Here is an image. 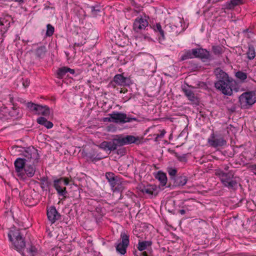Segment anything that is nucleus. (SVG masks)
<instances>
[{"mask_svg": "<svg viewBox=\"0 0 256 256\" xmlns=\"http://www.w3.org/2000/svg\"><path fill=\"white\" fill-rule=\"evenodd\" d=\"M148 25V20L142 18H137L133 24V30L136 32H140L144 30Z\"/></svg>", "mask_w": 256, "mask_h": 256, "instance_id": "14", "label": "nucleus"}, {"mask_svg": "<svg viewBox=\"0 0 256 256\" xmlns=\"http://www.w3.org/2000/svg\"><path fill=\"white\" fill-rule=\"evenodd\" d=\"M133 254L134 256H138L140 252H138L136 250L133 251Z\"/></svg>", "mask_w": 256, "mask_h": 256, "instance_id": "59", "label": "nucleus"}, {"mask_svg": "<svg viewBox=\"0 0 256 256\" xmlns=\"http://www.w3.org/2000/svg\"><path fill=\"white\" fill-rule=\"evenodd\" d=\"M199 58L202 60L203 62H210L214 60V56L210 53V51L202 48H200Z\"/></svg>", "mask_w": 256, "mask_h": 256, "instance_id": "20", "label": "nucleus"}, {"mask_svg": "<svg viewBox=\"0 0 256 256\" xmlns=\"http://www.w3.org/2000/svg\"><path fill=\"white\" fill-rule=\"evenodd\" d=\"M238 102L241 108H248L256 102V94L254 90L243 92L238 97Z\"/></svg>", "mask_w": 256, "mask_h": 256, "instance_id": "6", "label": "nucleus"}, {"mask_svg": "<svg viewBox=\"0 0 256 256\" xmlns=\"http://www.w3.org/2000/svg\"><path fill=\"white\" fill-rule=\"evenodd\" d=\"M127 91V90H120V92H126Z\"/></svg>", "mask_w": 256, "mask_h": 256, "instance_id": "62", "label": "nucleus"}, {"mask_svg": "<svg viewBox=\"0 0 256 256\" xmlns=\"http://www.w3.org/2000/svg\"><path fill=\"white\" fill-rule=\"evenodd\" d=\"M248 58L250 60H253L256 56V52L254 46L250 44L248 46V50L246 52Z\"/></svg>", "mask_w": 256, "mask_h": 256, "instance_id": "37", "label": "nucleus"}, {"mask_svg": "<svg viewBox=\"0 0 256 256\" xmlns=\"http://www.w3.org/2000/svg\"><path fill=\"white\" fill-rule=\"evenodd\" d=\"M251 170H254V173L256 175V164H251L250 166Z\"/></svg>", "mask_w": 256, "mask_h": 256, "instance_id": "53", "label": "nucleus"}, {"mask_svg": "<svg viewBox=\"0 0 256 256\" xmlns=\"http://www.w3.org/2000/svg\"><path fill=\"white\" fill-rule=\"evenodd\" d=\"M172 153L176 158L178 161L182 162H186L188 160L187 156L188 154H182L180 155L177 152L174 150H172Z\"/></svg>", "mask_w": 256, "mask_h": 256, "instance_id": "36", "label": "nucleus"}, {"mask_svg": "<svg viewBox=\"0 0 256 256\" xmlns=\"http://www.w3.org/2000/svg\"><path fill=\"white\" fill-rule=\"evenodd\" d=\"M140 253L142 256H150L146 251H142Z\"/></svg>", "mask_w": 256, "mask_h": 256, "instance_id": "55", "label": "nucleus"}, {"mask_svg": "<svg viewBox=\"0 0 256 256\" xmlns=\"http://www.w3.org/2000/svg\"><path fill=\"white\" fill-rule=\"evenodd\" d=\"M138 190L142 193L147 194L150 198L156 196L159 192L158 188L156 185L148 184L140 186Z\"/></svg>", "mask_w": 256, "mask_h": 256, "instance_id": "12", "label": "nucleus"}, {"mask_svg": "<svg viewBox=\"0 0 256 256\" xmlns=\"http://www.w3.org/2000/svg\"><path fill=\"white\" fill-rule=\"evenodd\" d=\"M73 10L74 12L76 13H77L78 12H79L80 10H82V8L78 6H76Z\"/></svg>", "mask_w": 256, "mask_h": 256, "instance_id": "54", "label": "nucleus"}, {"mask_svg": "<svg viewBox=\"0 0 256 256\" xmlns=\"http://www.w3.org/2000/svg\"><path fill=\"white\" fill-rule=\"evenodd\" d=\"M36 122L38 124L44 126L48 129L52 128L54 126L52 122L48 120L46 118L42 116L38 118Z\"/></svg>", "mask_w": 256, "mask_h": 256, "instance_id": "27", "label": "nucleus"}, {"mask_svg": "<svg viewBox=\"0 0 256 256\" xmlns=\"http://www.w3.org/2000/svg\"><path fill=\"white\" fill-rule=\"evenodd\" d=\"M113 81L118 85L120 86H129L130 85V79L125 77L122 74H117L114 78Z\"/></svg>", "mask_w": 256, "mask_h": 256, "instance_id": "19", "label": "nucleus"}, {"mask_svg": "<svg viewBox=\"0 0 256 256\" xmlns=\"http://www.w3.org/2000/svg\"><path fill=\"white\" fill-rule=\"evenodd\" d=\"M48 8H49V6H45V9H48Z\"/></svg>", "mask_w": 256, "mask_h": 256, "instance_id": "63", "label": "nucleus"}, {"mask_svg": "<svg viewBox=\"0 0 256 256\" xmlns=\"http://www.w3.org/2000/svg\"><path fill=\"white\" fill-rule=\"evenodd\" d=\"M186 210L184 209L179 210H178V212L181 214L182 215H184L186 213Z\"/></svg>", "mask_w": 256, "mask_h": 256, "instance_id": "56", "label": "nucleus"}, {"mask_svg": "<svg viewBox=\"0 0 256 256\" xmlns=\"http://www.w3.org/2000/svg\"><path fill=\"white\" fill-rule=\"evenodd\" d=\"M124 138L126 145L130 144H138L140 142V138L138 136L136 137L132 135H127L124 136Z\"/></svg>", "mask_w": 256, "mask_h": 256, "instance_id": "25", "label": "nucleus"}, {"mask_svg": "<svg viewBox=\"0 0 256 256\" xmlns=\"http://www.w3.org/2000/svg\"><path fill=\"white\" fill-rule=\"evenodd\" d=\"M244 4L242 0H231L230 2H226L225 4V8L227 10H232L237 6Z\"/></svg>", "mask_w": 256, "mask_h": 256, "instance_id": "29", "label": "nucleus"}, {"mask_svg": "<svg viewBox=\"0 0 256 256\" xmlns=\"http://www.w3.org/2000/svg\"><path fill=\"white\" fill-rule=\"evenodd\" d=\"M42 114L44 116H48L50 114V109L49 107L46 105H44V108L42 110Z\"/></svg>", "mask_w": 256, "mask_h": 256, "instance_id": "45", "label": "nucleus"}, {"mask_svg": "<svg viewBox=\"0 0 256 256\" xmlns=\"http://www.w3.org/2000/svg\"><path fill=\"white\" fill-rule=\"evenodd\" d=\"M26 159L22 158H17L14 162V166L16 169V172L17 173L16 175L18 176V174L21 173L22 171L24 170V168L26 164Z\"/></svg>", "mask_w": 256, "mask_h": 256, "instance_id": "21", "label": "nucleus"}, {"mask_svg": "<svg viewBox=\"0 0 256 256\" xmlns=\"http://www.w3.org/2000/svg\"><path fill=\"white\" fill-rule=\"evenodd\" d=\"M182 88L184 95L187 97L188 100L194 104H197L198 102L197 97L191 90L188 88L186 86H182Z\"/></svg>", "mask_w": 256, "mask_h": 256, "instance_id": "22", "label": "nucleus"}, {"mask_svg": "<svg viewBox=\"0 0 256 256\" xmlns=\"http://www.w3.org/2000/svg\"><path fill=\"white\" fill-rule=\"evenodd\" d=\"M10 102H11L12 105H13V106H16L15 104H14V98L13 97H10Z\"/></svg>", "mask_w": 256, "mask_h": 256, "instance_id": "58", "label": "nucleus"}, {"mask_svg": "<svg viewBox=\"0 0 256 256\" xmlns=\"http://www.w3.org/2000/svg\"><path fill=\"white\" fill-rule=\"evenodd\" d=\"M152 244V242L150 240H144L140 241L139 240L138 244L137 245V248L140 252H142L146 249L148 247L150 246Z\"/></svg>", "mask_w": 256, "mask_h": 256, "instance_id": "31", "label": "nucleus"}, {"mask_svg": "<svg viewBox=\"0 0 256 256\" xmlns=\"http://www.w3.org/2000/svg\"><path fill=\"white\" fill-rule=\"evenodd\" d=\"M106 178L114 192H122L124 190L122 178L119 176H116L114 172H107Z\"/></svg>", "mask_w": 256, "mask_h": 256, "instance_id": "7", "label": "nucleus"}, {"mask_svg": "<svg viewBox=\"0 0 256 256\" xmlns=\"http://www.w3.org/2000/svg\"><path fill=\"white\" fill-rule=\"evenodd\" d=\"M18 101L20 102H24L25 101L24 100V99L22 98H18Z\"/></svg>", "mask_w": 256, "mask_h": 256, "instance_id": "61", "label": "nucleus"}, {"mask_svg": "<svg viewBox=\"0 0 256 256\" xmlns=\"http://www.w3.org/2000/svg\"><path fill=\"white\" fill-rule=\"evenodd\" d=\"M111 114H108V116H110V117L104 118L102 121L104 122H113V119L112 118V116Z\"/></svg>", "mask_w": 256, "mask_h": 256, "instance_id": "48", "label": "nucleus"}, {"mask_svg": "<svg viewBox=\"0 0 256 256\" xmlns=\"http://www.w3.org/2000/svg\"><path fill=\"white\" fill-rule=\"evenodd\" d=\"M113 122L117 124H124L126 122H132V121L140 122V120L135 117L131 116H127L126 114L118 112H113L112 113Z\"/></svg>", "mask_w": 256, "mask_h": 256, "instance_id": "9", "label": "nucleus"}, {"mask_svg": "<svg viewBox=\"0 0 256 256\" xmlns=\"http://www.w3.org/2000/svg\"><path fill=\"white\" fill-rule=\"evenodd\" d=\"M160 132V134H158V136H159L160 138H162L164 136L165 134L166 133V132L164 130H162Z\"/></svg>", "mask_w": 256, "mask_h": 256, "instance_id": "52", "label": "nucleus"}, {"mask_svg": "<svg viewBox=\"0 0 256 256\" xmlns=\"http://www.w3.org/2000/svg\"><path fill=\"white\" fill-rule=\"evenodd\" d=\"M226 108L230 114L234 113L236 111V106L233 104L230 107L227 106Z\"/></svg>", "mask_w": 256, "mask_h": 256, "instance_id": "46", "label": "nucleus"}, {"mask_svg": "<svg viewBox=\"0 0 256 256\" xmlns=\"http://www.w3.org/2000/svg\"><path fill=\"white\" fill-rule=\"evenodd\" d=\"M44 106H42L40 104H38L37 109L38 110H36V114H42V110L44 108Z\"/></svg>", "mask_w": 256, "mask_h": 256, "instance_id": "47", "label": "nucleus"}, {"mask_svg": "<svg viewBox=\"0 0 256 256\" xmlns=\"http://www.w3.org/2000/svg\"><path fill=\"white\" fill-rule=\"evenodd\" d=\"M71 182H72V179L68 177H60L54 180L53 186L56 190L58 195L63 197L62 199L68 197V191L66 186L70 184Z\"/></svg>", "mask_w": 256, "mask_h": 256, "instance_id": "4", "label": "nucleus"}, {"mask_svg": "<svg viewBox=\"0 0 256 256\" xmlns=\"http://www.w3.org/2000/svg\"><path fill=\"white\" fill-rule=\"evenodd\" d=\"M8 238L15 248L24 256L23 250L25 248L26 242L22 230L12 228L8 233Z\"/></svg>", "mask_w": 256, "mask_h": 256, "instance_id": "2", "label": "nucleus"}, {"mask_svg": "<svg viewBox=\"0 0 256 256\" xmlns=\"http://www.w3.org/2000/svg\"><path fill=\"white\" fill-rule=\"evenodd\" d=\"M4 18L0 17V28H2V26L4 25Z\"/></svg>", "mask_w": 256, "mask_h": 256, "instance_id": "57", "label": "nucleus"}, {"mask_svg": "<svg viewBox=\"0 0 256 256\" xmlns=\"http://www.w3.org/2000/svg\"><path fill=\"white\" fill-rule=\"evenodd\" d=\"M26 252L30 256H35L37 254V249L34 246H30V247L26 248Z\"/></svg>", "mask_w": 256, "mask_h": 256, "instance_id": "42", "label": "nucleus"}, {"mask_svg": "<svg viewBox=\"0 0 256 256\" xmlns=\"http://www.w3.org/2000/svg\"><path fill=\"white\" fill-rule=\"evenodd\" d=\"M34 164L33 163L32 164H26L24 170L21 173L18 174V177L20 179L25 180L28 178L32 177L36 172Z\"/></svg>", "mask_w": 256, "mask_h": 256, "instance_id": "11", "label": "nucleus"}, {"mask_svg": "<svg viewBox=\"0 0 256 256\" xmlns=\"http://www.w3.org/2000/svg\"><path fill=\"white\" fill-rule=\"evenodd\" d=\"M19 196L27 206H34L38 203L37 200L34 199L27 191L23 190L20 192Z\"/></svg>", "mask_w": 256, "mask_h": 256, "instance_id": "13", "label": "nucleus"}, {"mask_svg": "<svg viewBox=\"0 0 256 256\" xmlns=\"http://www.w3.org/2000/svg\"><path fill=\"white\" fill-rule=\"evenodd\" d=\"M190 64L191 66V69L194 70H198L200 67L198 64L194 63L192 62H190Z\"/></svg>", "mask_w": 256, "mask_h": 256, "instance_id": "50", "label": "nucleus"}, {"mask_svg": "<svg viewBox=\"0 0 256 256\" xmlns=\"http://www.w3.org/2000/svg\"><path fill=\"white\" fill-rule=\"evenodd\" d=\"M120 242L116 246V251L121 254H124L130 244V235L127 231L122 232L120 235Z\"/></svg>", "mask_w": 256, "mask_h": 256, "instance_id": "8", "label": "nucleus"}, {"mask_svg": "<svg viewBox=\"0 0 256 256\" xmlns=\"http://www.w3.org/2000/svg\"><path fill=\"white\" fill-rule=\"evenodd\" d=\"M46 214L48 218L52 224L60 219L61 215L57 211L54 206H51L47 208Z\"/></svg>", "mask_w": 256, "mask_h": 256, "instance_id": "15", "label": "nucleus"}, {"mask_svg": "<svg viewBox=\"0 0 256 256\" xmlns=\"http://www.w3.org/2000/svg\"><path fill=\"white\" fill-rule=\"evenodd\" d=\"M216 175L219 176L222 183L223 185L229 189L236 190L237 187V182L236 180H233L234 173L232 170L228 172H224L220 170L216 173Z\"/></svg>", "mask_w": 256, "mask_h": 256, "instance_id": "5", "label": "nucleus"}, {"mask_svg": "<svg viewBox=\"0 0 256 256\" xmlns=\"http://www.w3.org/2000/svg\"><path fill=\"white\" fill-rule=\"evenodd\" d=\"M188 182V178L186 176L182 174L178 175L174 179L172 180L171 182H169L168 186L176 187L184 186Z\"/></svg>", "mask_w": 256, "mask_h": 256, "instance_id": "16", "label": "nucleus"}, {"mask_svg": "<svg viewBox=\"0 0 256 256\" xmlns=\"http://www.w3.org/2000/svg\"><path fill=\"white\" fill-rule=\"evenodd\" d=\"M192 58L191 50H187L184 52V54L181 56L180 60H184Z\"/></svg>", "mask_w": 256, "mask_h": 256, "instance_id": "40", "label": "nucleus"}, {"mask_svg": "<svg viewBox=\"0 0 256 256\" xmlns=\"http://www.w3.org/2000/svg\"><path fill=\"white\" fill-rule=\"evenodd\" d=\"M235 76L237 78L244 82L247 78V74L242 71H238L236 72Z\"/></svg>", "mask_w": 256, "mask_h": 256, "instance_id": "39", "label": "nucleus"}, {"mask_svg": "<svg viewBox=\"0 0 256 256\" xmlns=\"http://www.w3.org/2000/svg\"><path fill=\"white\" fill-rule=\"evenodd\" d=\"M20 111V110L19 108L14 106L12 108V110L8 112V115L14 119H18L22 116V114Z\"/></svg>", "mask_w": 256, "mask_h": 256, "instance_id": "30", "label": "nucleus"}, {"mask_svg": "<svg viewBox=\"0 0 256 256\" xmlns=\"http://www.w3.org/2000/svg\"><path fill=\"white\" fill-rule=\"evenodd\" d=\"M208 143L210 146L216 148L226 146V141L222 136L212 134L208 139Z\"/></svg>", "mask_w": 256, "mask_h": 256, "instance_id": "10", "label": "nucleus"}, {"mask_svg": "<svg viewBox=\"0 0 256 256\" xmlns=\"http://www.w3.org/2000/svg\"><path fill=\"white\" fill-rule=\"evenodd\" d=\"M155 178L160 182L162 186H163L166 184L168 178L166 173L158 171L155 176Z\"/></svg>", "mask_w": 256, "mask_h": 256, "instance_id": "28", "label": "nucleus"}, {"mask_svg": "<svg viewBox=\"0 0 256 256\" xmlns=\"http://www.w3.org/2000/svg\"><path fill=\"white\" fill-rule=\"evenodd\" d=\"M12 150L20 152V154L26 158V161H30L32 160L34 164H36L39 162L40 156L38 153V150L33 146L26 148L15 146L12 148Z\"/></svg>", "mask_w": 256, "mask_h": 256, "instance_id": "3", "label": "nucleus"}, {"mask_svg": "<svg viewBox=\"0 0 256 256\" xmlns=\"http://www.w3.org/2000/svg\"><path fill=\"white\" fill-rule=\"evenodd\" d=\"M41 182L40 187L43 190H46L45 188H49L52 185V182L48 180L47 176H43L40 178Z\"/></svg>", "mask_w": 256, "mask_h": 256, "instance_id": "34", "label": "nucleus"}, {"mask_svg": "<svg viewBox=\"0 0 256 256\" xmlns=\"http://www.w3.org/2000/svg\"><path fill=\"white\" fill-rule=\"evenodd\" d=\"M224 46L220 45H214L212 46V51L213 54L219 56L224 52Z\"/></svg>", "mask_w": 256, "mask_h": 256, "instance_id": "33", "label": "nucleus"}, {"mask_svg": "<svg viewBox=\"0 0 256 256\" xmlns=\"http://www.w3.org/2000/svg\"><path fill=\"white\" fill-rule=\"evenodd\" d=\"M84 156L92 162L100 160L102 158V157L100 156L97 152L93 149L89 152H86Z\"/></svg>", "mask_w": 256, "mask_h": 256, "instance_id": "23", "label": "nucleus"}, {"mask_svg": "<svg viewBox=\"0 0 256 256\" xmlns=\"http://www.w3.org/2000/svg\"><path fill=\"white\" fill-rule=\"evenodd\" d=\"M54 27L50 24H48L46 25V35L47 36H51L54 34Z\"/></svg>", "mask_w": 256, "mask_h": 256, "instance_id": "41", "label": "nucleus"}, {"mask_svg": "<svg viewBox=\"0 0 256 256\" xmlns=\"http://www.w3.org/2000/svg\"><path fill=\"white\" fill-rule=\"evenodd\" d=\"M86 8L90 10L91 14L94 17H96L101 12L102 8L100 6L98 5L90 6L87 4Z\"/></svg>", "mask_w": 256, "mask_h": 256, "instance_id": "32", "label": "nucleus"}, {"mask_svg": "<svg viewBox=\"0 0 256 256\" xmlns=\"http://www.w3.org/2000/svg\"><path fill=\"white\" fill-rule=\"evenodd\" d=\"M216 80L214 82V87L222 92V94L230 96L232 94L233 90L238 92V88H234V84L236 81L229 77L228 74L223 70L218 68L214 71Z\"/></svg>", "mask_w": 256, "mask_h": 256, "instance_id": "1", "label": "nucleus"}, {"mask_svg": "<svg viewBox=\"0 0 256 256\" xmlns=\"http://www.w3.org/2000/svg\"><path fill=\"white\" fill-rule=\"evenodd\" d=\"M228 166H226V168H224V170H228Z\"/></svg>", "mask_w": 256, "mask_h": 256, "instance_id": "64", "label": "nucleus"}, {"mask_svg": "<svg viewBox=\"0 0 256 256\" xmlns=\"http://www.w3.org/2000/svg\"><path fill=\"white\" fill-rule=\"evenodd\" d=\"M191 50L192 58H199V52L200 51V48H192Z\"/></svg>", "mask_w": 256, "mask_h": 256, "instance_id": "44", "label": "nucleus"}, {"mask_svg": "<svg viewBox=\"0 0 256 256\" xmlns=\"http://www.w3.org/2000/svg\"><path fill=\"white\" fill-rule=\"evenodd\" d=\"M126 152V149L125 148H120L117 150V154L122 156Z\"/></svg>", "mask_w": 256, "mask_h": 256, "instance_id": "51", "label": "nucleus"}, {"mask_svg": "<svg viewBox=\"0 0 256 256\" xmlns=\"http://www.w3.org/2000/svg\"><path fill=\"white\" fill-rule=\"evenodd\" d=\"M152 29L156 33L158 40L160 44H164L163 42L166 40L165 32L162 28V26L160 22L153 24Z\"/></svg>", "mask_w": 256, "mask_h": 256, "instance_id": "17", "label": "nucleus"}, {"mask_svg": "<svg viewBox=\"0 0 256 256\" xmlns=\"http://www.w3.org/2000/svg\"><path fill=\"white\" fill-rule=\"evenodd\" d=\"M27 108L31 111L36 113V110H38V104H34L32 102H28L26 104Z\"/></svg>", "mask_w": 256, "mask_h": 256, "instance_id": "43", "label": "nucleus"}, {"mask_svg": "<svg viewBox=\"0 0 256 256\" xmlns=\"http://www.w3.org/2000/svg\"><path fill=\"white\" fill-rule=\"evenodd\" d=\"M30 84V80L28 78L22 81V85L24 88H27Z\"/></svg>", "mask_w": 256, "mask_h": 256, "instance_id": "49", "label": "nucleus"}, {"mask_svg": "<svg viewBox=\"0 0 256 256\" xmlns=\"http://www.w3.org/2000/svg\"><path fill=\"white\" fill-rule=\"evenodd\" d=\"M68 72L72 74H74L75 70L68 66H62L57 70L56 72V77L59 79H62L66 76H68Z\"/></svg>", "mask_w": 256, "mask_h": 256, "instance_id": "18", "label": "nucleus"}, {"mask_svg": "<svg viewBox=\"0 0 256 256\" xmlns=\"http://www.w3.org/2000/svg\"><path fill=\"white\" fill-rule=\"evenodd\" d=\"M46 52V47L44 46H42L36 49V55L38 58H42L44 56Z\"/></svg>", "mask_w": 256, "mask_h": 256, "instance_id": "35", "label": "nucleus"}, {"mask_svg": "<svg viewBox=\"0 0 256 256\" xmlns=\"http://www.w3.org/2000/svg\"><path fill=\"white\" fill-rule=\"evenodd\" d=\"M167 172L170 176L169 182H171L172 180L174 179V178L178 176L176 174L178 170L176 168H168Z\"/></svg>", "mask_w": 256, "mask_h": 256, "instance_id": "38", "label": "nucleus"}, {"mask_svg": "<svg viewBox=\"0 0 256 256\" xmlns=\"http://www.w3.org/2000/svg\"><path fill=\"white\" fill-rule=\"evenodd\" d=\"M124 136H117V138L112 140L114 150L117 149L118 146H121L126 145Z\"/></svg>", "mask_w": 256, "mask_h": 256, "instance_id": "26", "label": "nucleus"}, {"mask_svg": "<svg viewBox=\"0 0 256 256\" xmlns=\"http://www.w3.org/2000/svg\"><path fill=\"white\" fill-rule=\"evenodd\" d=\"M98 147L104 150H109L110 152L114 150V147L113 145L112 140L110 141H104Z\"/></svg>", "mask_w": 256, "mask_h": 256, "instance_id": "24", "label": "nucleus"}, {"mask_svg": "<svg viewBox=\"0 0 256 256\" xmlns=\"http://www.w3.org/2000/svg\"><path fill=\"white\" fill-rule=\"evenodd\" d=\"M154 136H156V137L154 138V141L155 142L158 141V139L160 138V137L158 136V134H154Z\"/></svg>", "mask_w": 256, "mask_h": 256, "instance_id": "60", "label": "nucleus"}]
</instances>
